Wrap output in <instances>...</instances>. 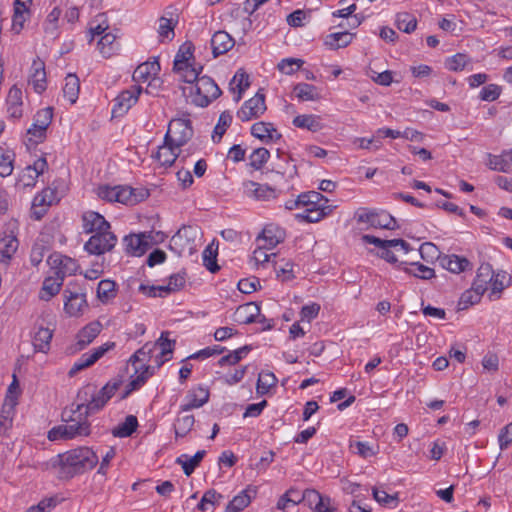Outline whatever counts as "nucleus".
Returning a JSON list of instances; mask_svg holds the SVG:
<instances>
[{"instance_id":"obj_62","label":"nucleus","mask_w":512,"mask_h":512,"mask_svg":"<svg viewBox=\"0 0 512 512\" xmlns=\"http://www.w3.org/2000/svg\"><path fill=\"white\" fill-rule=\"evenodd\" d=\"M118 199L117 202L125 205H134L133 188L130 186H117Z\"/></svg>"},{"instance_id":"obj_30","label":"nucleus","mask_w":512,"mask_h":512,"mask_svg":"<svg viewBox=\"0 0 512 512\" xmlns=\"http://www.w3.org/2000/svg\"><path fill=\"white\" fill-rule=\"evenodd\" d=\"M250 491L256 494V490L251 489L250 486L247 489L242 490L227 504L225 512H241L244 508H246L252 499L251 495L249 494Z\"/></svg>"},{"instance_id":"obj_31","label":"nucleus","mask_w":512,"mask_h":512,"mask_svg":"<svg viewBox=\"0 0 512 512\" xmlns=\"http://www.w3.org/2000/svg\"><path fill=\"white\" fill-rule=\"evenodd\" d=\"M18 240L13 235H5L0 239V262L8 263L18 249Z\"/></svg>"},{"instance_id":"obj_57","label":"nucleus","mask_w":512,"mask_h":512,"mask_svg":"<svg viewBox=\"0 0 512 512\" xmlns=\"http://www.w3.org/2000/svg\"><path fill=\"white\" fill-rule=\"evenodd\" d=\"M202 70L203 66H196L195 64H190L187 68L181 69L180 72L183 73V80L186 83L193 84L195 82L196 84L198 79L200 78L199 74L201 73Z\"/></svg>"},{"instance_id":"obj_28","label":"nucleus","mask_w":512,"mask_h":512,"mask_svg":"<svg viewBox=\"0 0 512 512\" xmlns=\"http://www.w3.org/2000/svg\"><path fill=\"white\" fill-rule=\"evenodd\" d=\"M205 454V450L197 451L192 457H189L187 454H182L181 456L176 458L175 463L181 465L183 472L186 476H190L194 472V470L200 465Z\"/></svg>"},{"instance_id":"obj_23","label":"nucleus","mask_w":512,"mask_h":512,"mask_svg":"<svg viewBox=\"0 0 512 512\" xmlns=\"http://www.w3.org/2000/svg\"><path fill=\"white\" fill-rule=\"evenodd\" d=\"M234 39L226 31H217L211 39L213 56L216 58L227 53L234 46Z\"/></svg>"},{"instance_id":"obj_20","label":"nucleus","mask_w":512,"mask_h":512,"mask_svg":"<svg viewBox=\"0 0 512 512\" xmlns=\"http://www.w3.org/2000/svg\"><path fill=\"white\" fill-rule=\"evenodd\" d=\"M83 230L85 233H97L110 229V224L105 218L94 211H87L82 216Z\"/></svg>"},{"instance_id":"obj_9","label":"nucleus","mask_w":512,"mask_h":512,"mask_svg":"<svg viewBox=\"0 0 512 512\" xmlns=\"http://www.w3.org/2000/svg\"><path fill=\"white\" fill-rule=\"evenodd\" d=\"M54 324L46 322L45 319L36 321L34 328L36 329L33 337V346L36 351L46 353L50 349V342L53 337Z\"/></svg>"},{"instance_id":"obj_10","label":"nucleus","mask_w":512,"mask_h":512,"mask_svg":"<svg viewBox=\"0 0 512 512\" xmlns=\"http://www.w3.org/2000/svg\"><path fill=\"white\" fill-rule=\"evenodd\" d=\"M123 384L122 377H116L107 382L98 392L96 398H92L89 405L90 411H100L107 402L114 396L116 391Z\"/></svg>"},{"instance_id":"obj_61","label":"nucleus","mask_w":512,"mask_h":512,"mask_svg":"<svg viewBox=\"0 0 512 512\" xmlns=\"http://www.w3.org/2000/svg\"><path fill=\"white\" fill-rule=\"evenodd\" d=\"M168 334L169 332L167 331L162 332L160 338L155 343V345H159L161 347L160 356H166L173 353L175 340L168 339Z\"/></svg>"},{"instance_id":"obj_17","label":"nucleus","mask_w":512,"mask_h":512,"mask_svg":"<svg viewBox=\"0 0 512 512\" xmlns=\"http://www.w3.org/2000/svg\"><path fill=\"white\" fill-rule=\"evenodd\" d=\"M243 188L244 193L248 197H253L256 200L260 201H268L270 199H275L278 195L274 188L250 180L245 181L243 183Z\"/></svg>"},{"instance_id":"obj_24","label":"nucleus","mask_w":512,"mask_h":512,"mask_svg":"<svg viewBox=\"0 0 512 512\" xmlns=\"http://www.w3.org/2000/svg\"><path fill=\"white\" fill-rule=\"evenodd\" d=\"M69 295L65 296L64 309L70 316L79 315L83 308L87 307L86 296L77 291L68 290Z\"/></svg>"},{"instance_id":"obj_4","label":"nucleus","mask_w":512,"mask_h":512,"mask_svg":"<svg viewBox=\"0 0 512 512\" xmlns=\"http://www.w3.org/2000/svg\"><path fill=\"white\" fill-rule=\"evenodd\" d=\"M199 231L197 227L183 226L169 242V248L179 256H190L197 250Z\"/></svg>"},{"instance_id":"obj_18","label":"nucleus","mask_w":512,"mask_h":512,"mask_svg":"<svg viewBox=\"0 0 512 512\" xmlns=\"http://www.w3.org/2000/svg\"><path fill=\"white\" fill-rule=\"evenodd\" d=\"M101 328L102 326L99 322H91L83 327L77 334L76 344L70 348L71 353L83 350L98 336Z\"/></svg>"},{"instance_id":"obj_12","label":"nucleus","mask_w":512,"mask_h":512,"mask_svg":"<svg viewBox=\"0 0 512 512\" xmlns=\"http://www.w3.org/2000/svg\"><path fill=\"white\" fill-rule=\"evenodd\" d=\"M141 92V86H135L133 91H122L114 100V106L112 108L113 117H120L126 114L128 110L137 102Z\"/></svg>"},{"instance_id":"obj_54","label":"nucleus","mask_w":512,"mask_h":512,"mask_svg":"<svg viewBox=\"0 0 512 512\" xmlns=\"http://www.w3.org/2000/svg\"><path fill=\"white\" fill-rule=\"evenodd\" d=\"M304 64V61L301 60V59H296V58H286V59H283L279 64H278V69L284 73V74H287V75H291L293 74L295 71H297L298 69H300V67Z\"/></svg>"},{"instance_id":"obj_22","label":"nucleus","mask_w":512,"mask_h":512,"mask_svg":"<svg viewBox=\"0 0 512 512\" xmlns=\"http://www.w3.org/2000/svg\"><path fill=\"white\" fill-rule=\"evenodd\" d=\"M439 265L452 273H460L467 269H472V263L467 258L455 254L444 255L439 258Z\"/></svg>"},{"instance_id":"obj_7","label":"nucleus","mask_w":512,"mask_h":512,"mask_svg":"<svg viewBox=\"0 0 512 512\" xmlns=\"http://www.w3.org/2000/svg\"><path fill=\"white\" fill-rule=\"evenodd\" d=\"M116 243L117 237L109 229L92 235L84 248L89 254L101 255L111 251Z\"/></svg>"},{"instance_id":"obj_58","label":"nucleus","mask_w":512,"mask_h":512,"mask_svg":"<svg viewBox=\"0 0 512 512\" xmlns=\"http://www.w3.org/2000/svg\"><path fill=\"white\" fill-rule=\"evenodd\" d=\"M217 252L208 246L203 252L204 266L212 273H215L220 269L216 262Z\"/></svg>"},{"instance_id":"obj_14","label":"nucleus","mask_w":512,"mask_h":512,"mask_svg":"<svg viewBox=\"0 0 512 512\" xmlns=\"http://www.w3.org/2000/svg\"><path fill=\"white\" fill-rule=\"evenodd\" d=\"M324 501L328 504L331 503V499L328 496L321 495L314 489H306L303 491L301 497L297 500H293V504H299L305 502L310 508H313L317 512H334L336 509L333 507H324Z\"/></svg>"},{"instance_id":"obj_34","label":"nucleus","mask_w":512,"mask_h":512,"mask_svg":"<svg viewBox=\"0 0 512 512\" xmlns=\"http://www.w3.org/2000/svg\"><path fill=\"white\" fill-rule=\"evenodd\" d=\"M293 124L312 132L320 131L323 128L320 117L316 115H298L293 119Z\"/></svg>"},{"instance_id":"obj_63","label":"nucleus","mask_w":512,"mask_h":512,"mask_svg":"<svg viewBox=\"0 0 512 512\" xmlns=\"http://www.w3.org/2000/svg\"><path fill=\"white\" fill-rule=\"evenodd\" d=\"M13 159L9 153H4L0 150V175L6 177L11 175L13 171Z\"/></svg>"},{"instance_id":"obj_37","label":"nucleus","mask_w":512,"mask_h":512,"mask_svg":"<svg viewBox=\"0 0 512 512\" xmlns=\"http://www.w3.org/2000/svg\"><path fill=\"white\" fill-rule=\"evenodd\" d=\"M233 84H235V87H231L230 89L235 92L237 91V96L234 98L235 102H239L242 98V94L244 93V91L250 86V82H249V75L243 70V69H239L230 85L232 86Z\"/></svg>"},{"instance_id":"obj_47","label":"nucleus","mask_w":512,"mask_h":512,"mask_svg":"<svg viewBox=\"0 0 512 512\" xmlns=\"http://www.w3.org/2000/svg\"><path fill=\"white\" fill-rule=\"evenodd\" d=\"M397 28L405 33H412L417 27V19L410 13H398L396 17Z\"/></svg>"},{"instance_id":"obj_15","label":"nucleus","mask_w":512,"mask_h":512,"mask_svg":"<svg viewBox=\"0 0 512 512\" xmlns=\"http://www.w3.org/2000/svg\"><path fill=\"white\" fill-rule=\"evenodd\" d=\"M92 398H96V386L93 384H87L83 386L79 389L76 396L78 403L72 404V407L75 406V408H72L70 412L72 414L82 412L86 416H90L91 414L96 413L97 411H90L88 408Z\"/></svg>"},{"instance_id":"obj_51","label":"nucleus","mask_w":512,"mask_h":512,"mask_svg":"<svg viewBox=\"0 0 512 512\" xmlns=\"http://www.w3.org/2000/svg\"><path fill=\"white\" fill-rule=\"evenodd\" d=\"M176 23H173L171 19H168L166 17H160L159 18V28L158 33L161 37V41L168 39L172 40L174 38V28Z\"/></svg>"},{"instance_id":"obj_55","label":"nucleus","mask_w":512,"mask_h":512,"mask_svg":"<svg viewBox=\"0 0 512 512\" xmlns=\"http://www.w3.org/2000/svg\"><path fill=\"white\" fill-rule=\"evenodd\" d=\"M419 253H420L422 259L425 261H429V260H433V259H437L439 261V258L442 257L439 255L440 252L438 250V247L431 242H425V243L421 244V246L419 248Z\"/></svg>"},{"instance_id":"obj_50","label":"nucleus","mask_w":512,"mask_h":512,"mask_svg":"<svg viewBox=\"0 0 512 512\" xmlns=\"http://www.w3.org/2000/svg\"><path fill=\"white\" fill-rule=\"evenodd\" d=\"M270 152L264 147L255 149L250 155V165L255 170H260L263 165L268 161Z\"/></svg>"},{"instance_id":"obj_1","label":"nucleus","mask_w":512,"mask_h":512,"mask_svg":"<svg viewBox=\"0 0 512 512\" xmlns=\"http://www.w3.org/2000/svg\"><path fill=\"white\" fill-rule=\"evenodd\" d=\"M98 462L99 458L91 448L78 447L58 454L50 460L49 465L57 470V477L60 480H69L93 469Z\"/></svg>"},{"instance_id":"obj_64","label":"nucleus","mask_w":512,"mask_h":512,"mask_svg":"<svg viewBox=\"0 0 512 512\" xmlns=\"http://www.w3.org/2000/svg\"><path fill=\"white\" fill-rule=\"evenodd\" d=\"M498 441L501 450H505L512 442V422L501 429Z\"/></svg>"},{"instance_id":"obj_33","label":"nucleus","mask_w":512,"mask_h":512,"mask_svg":"<svg viewBox=\"0 0 512 512\" xmlns=\"http://www.w3.org/2000/svg\"><path fill=\"white\" fill-rule=\"evenodd\" d=\"M138 427L137 417L128 415L125 421L112 429V435L118 438L130 437Z\"/></svg>"},{"instance_id":"obj_56","label":"nucleus","mask_w":512,"mask_h":512,"mask_svg":"<svg viewBox=\"0 0 512 512\" xmlns=\"http://www.w3.org/2000/svg\"><path fill=\"white\" fill-rule=\"evenodd\" d=\"M512 284V277L506 271H494L491 288H508Z\"/></svg>"},{"instance_id":"obj_59","label":"nucleus","mask_w":512,"mask_h":512,"mask_svg":"<svg viewBox=\"0 0 512 512\" xmlns=\"http://www.w3.org/2000/svg\"><path fill=\"white\" fill-rule=\"evenodd\" d=\"M467 64V56L465 54L458 53L446 60V68L450 71L463 70Z\"/></svg>"},{"instance_id":"obj_48","label":"nucleus","mask_w":512,"mask_h":512,"mask_svg":"<svg viewBox=\"0 0 512 512\" xmlns=\"http://www.w3.org/2000/svg\"><path fill=\"white\" fill-rule=\"evenodd\" d=\"M231 122L232 115L228 111L222 112L212 135L214 142H219L221 140L222 136L226 132V129L231 125Z\"/></svg>"},{"instance_id":"obj_43","label":"nucleus","mask_w":512,"mask_h":512,"mask_svg":"<svg viewBox=\"0 0 512 512\" xmlns=\"http://www.w3.org/2000/svg\"><path fill=\"white\" fill-rule=\"evenodd\" d=\"M485 291L486 290H464L458 302V310H465L479 303Z\"/></svg>"},{"instance_id":"obj_53","label":"nucleus","mask_w":512,"mask_h":512,"mask_svg":"<svg viewBox=\"0 0 512 512\" xmlns=\"http://www.w3.org/2000/svg\"><path fill=\"white\" fill-rule=\"evenodd\" d=\"M116 36L113 33H105L98 41V48L104 57H110L113 52V43Z\"/></svg>"},{"instance_id":"obj_27","label":"nucleus","mask_w":512,"mask_h":512,"mask_svg":"<svg viewBox=\"0 0 512 512\" xmlns=\"http://www.w3.org/2000/svg\"><path fill=\"white\" fill-rule=\"evenodd\" d=\"M186 285H193L191 278L188 276L185 269L178 271L177 273L172 274L169 277V282L166 286L163 285H146L140 283L138 288H183Z\"/></svg>"},{"instance_id":"obj_35","label":"nucleus","mask_w":512,"mask_h":512,"mask_svg":"<svg viewBox=\"0 0 512 512\" xmlns=\"http://www.w3.org/2000/svg\"><path fill=\"white\" fill-rule=\"evenodd\" d=\"M494 270L489 263H482L476 273V278L471 288H487L492 283Z\"/></svg>"},{"instance_id":"obj_36","label":"nucleus","mask_w":512,"mask_h":512,"mask_svg":"<svg viewBox=\"0 0 512 512\" xmlns=\"http://www.w3.org/2000/svg\"><path fill=\"white\" fill-rule=\"evenodd\" d=\"M160 71V64L157 60L140 64L133 73L134 81H145L151 75H156Z\"/></svg>"},{"instance_id":"obj_5","label":"nucleus","mask_w":512,"mask_h":512,"mask_svg":"<svg viewBox=\"0 0 512 512\" xmlns=\"http://www.w3.org/2000/svg\"><path fill=\"white\" fill-rule=\"evenodd\" d=\"M358 223H368L371 227L395 230L399 228L396 219L386 211L368 210L360 208L355 213Z\"/></svg>"},{"instance_id":"obj_2","label":"nucleus","mask_w":512,"mask_h":512,"mask_svg":"<svg viewBox=\"0 0 512 512\" xmlns=\"http://www.w3.org/2000/svg\"><path fill=\"white\" fill-rule=\"evenodd\" d=\"M50 267L49 276L44 280L42 288H60L66 276L76 273L78 264L76 260L60 253H52L47 258Z\"/></svg>"},{"instance_id":"obj_26","label":"nucleus","mask_w":512,"mask_h":512,"mask_svg":"<svg viewBox=\"0 0 512 512\" xmlns=\"http://www.w3.org/2000/svg\"><path fill=\"white\" fill-rule=\"evenodd\" d=\"M251 134L262 141H274L281 138L272 123L257 122L251 127Z\"/></svg>"},{"instance_id":"obj_52","label":"nucleus","mask_w":512,"mask_h":512,"mask_svg":"<svg viewBox=\"0 0 512 512\" xmlns=\"http://www.w3.org/2000/svg\"><path fill=\"white\" fill-rule=\"evenodd\" d=\"M53 119V108L46 107L39 110L34 116V122L36 126H41L44 129H48Z\"/></svg>"},{"instance_id":"obj_21","label":"nucleus","mask_w":512,"mask_h":512,"mask_svg":"<svg viewBox=\"0 0 512 512\" xmlns=\"http://www.w3.org/2000/svg\"><path fill=\"white\" fill-rule=\"evenodd\" d=\"M29 83L33 85L35 92L38 94H41L47 88L45 64L39 57L32 62Z\"/></svg>"},{"instance_id":"obj_32","label":"nucleus","mask_w":512,"mask_h":512,"mask_svg":"<svg viewBox=\"0 0 512 512\" xmlns=\"http://www.w3.org/2000/svg\"><path fill=\"white\" fill-rule=\"evenodd\" d=\"M193 45L191 42L184 43L174 59L173 70L180 72L181 69L187 68L191 63L190 59L193 57Z\"/></svg>"},{"instance_id":"obj_6","label":"nucleus","mask_w":512,"mask_h":512,"mask_svg":"<svg viewBox=\"0 0 512 512\" xmlns=\"http://www.w3.org/2000/svg\"><path fill=\"white\" fill-rule=\"evenodd\" d=\"M193 129L189 120L174 119L169 123L167 133L165 134V144L175 145L179 148L185 145L192 137Z\"/></svg>"},{"instance_id":"obj_11","label":"nucleus","mask_w":512,"mask_h":512,"mask_svg":"<svg viewBox=\"0 0 512 512\" xmlns=\"http://www.w3.org/2000/svg\"><path fill=\"white\" fill-rule=\"evenodd\" d=\"M66 411L62 413L63 420L67 421L68 424L65 425L67 428V439H73L77 436H88L91 433V424L88 421V417L82 412L78 413V419H74L73 415L70 412V415L67 419L64 418Z\"/></svg>"},{"instance_id":"obj_60","label":"nucleus","mask_w":512,"mask_h":512,"mask_svg":"<svg viewBox=\"0 0 512 512\" xmlns=\"http://www.w3.org/2000/svg\"><path fill=\"white\" fill-rule=\"evenodd\" d=\"M268 247L262 243H257V248L253 252V259L257 264H265L271 260V257L276 258L275 253L268 254Z\"/></svg>"},{"instance_id":"obj_39","label":"nucleus","mask_w":512,"mask_h":512,"mask_svg":"<svg viewBox=\"0 0 512 512\" xmlns=\"http://www.w3.org/2000/svg\"><path fill=\"white\" fill-rule=\"evenodd\" d=\"M16 404V397L6 395L2 411L0 414V426L2 428L7 429L11 426L12 414L14 412Z\"/></svg>"},{"instance_id":"obj_13","label":"nucleus","mask_w":512,"mask_h":512,"mask_svg":"<svg viewBox=\"0 0 512 512\" xmlns=\"http://www.w3.org/2000/svg\"><path fill=\"white\" fill-rule=\"evenodd\" d=\"M152 239L151 232L127 235L123 239L125 251L134 256H141L150 248Z\"/></svg>"},{"instance_id":"obj_16","label":"nucleus","mask_w":512,"mask_h":512,"mask_svg":"<svg viewBox=\"0 0 512 512\" xmlns=\"http://www.w3.org/2000/svg\"><path fill=\"white\" fill-rule=\"evenodd\" d=\"M285 236L286 233L284 229L275 224H268L257 236L256 242L264 244L268 249H273L279 243L284 241Z\"/></svg>"},{"instance_id":"obj_41","label":"nucleus","mask_w":512,"mask_h":512,"mask_svg":"<svg viewBox=\"0 0 512 512\" xmlns=\"http://www.w3.org/2000/svg\"><path fill=\"white\" fill-rule=\"evenodd\" d=\"M294 93L300 101H314L320 98L317 88L308 83H298L294 86Z\"/></svg>"},{"instance_id":"obj_46","label":"nucleus","mask_w":512,"mask_h":512,"mask_svg":"<svg viewBox=\"0 0 512 512\" xmlns=\"http://www.w3.org/2000/svg\"><path fill=\"white\" fill-rule=\"evenodd\" d=\"M252 346L251 345H244L236 350H234L233 352H230L228 353L227 355L223 356L222 358H220L218 364L220 366H223L225 364H229V365H236L237 363H239L243 357H245L251 350H252Z\"/></svg>"},{"instance_id":"obj_25","label":"nucleus","mask_w":512,"mask_h":512,"mask_svg":"<svg viewBox=\"0 0 512 512\" xmlns=\"http://www.w3.org/2000/svg\"><path fill=\"white\" fill-rule=\"evenodd\" d=\"M332 211L333 206L324 203L322 205H319V207L307 208L303 213L296 214L295 217L299 221L315 223L323 219L325 216L329 215Z\"/></svg>"},{"instance_id":"obj_19","label":"nucleus","mask_w":512,"mask_h":512,"mask_svg":"<svg viewBox=\"0 0 512 512\" xmlns=\"http://www.w3.org/2000/svg\"><path fill=\"white\" fill-rule=\"evenodd\" d=\"M210 392L208 388L199 385L190 389L186 395L187 403L180 408V413L200 408L209 401Z\"/></svg>"},{"instance_id":"obj_49","label":"nucleus","mask_w":512,"mask_h":512,"mask_svg":"<svg viewBox=\"0 0 512 512\" xmlns=\"http://www.w3.org/2000/svg\"><path fill=\"white\" fill-rule=\"evenodd\" d=\"M324 203H328V199L325 196H323L320 192L309 191L300 194L301 207H308L310 204H313V207H319V205H322Z\"/></svg>"},{"instance_id":"obj_40","label":"nucleus","mask_w":512,"mask_h":512,"mask_svg":"<svg viewBox=\"0 0 512 512\" xmlns=\"http://www.w3.org/2000/svg\"><path fill=\"white\" fill-rule=\"evenodd\" d=\"M115 343L108 342L103 344L102 346L95 348L91 353H84L78 360L83 362V364L87 367L92 366L96 361H98L107 351L114 348Z\"/></svg>"},{"instance_id":"obj_8","label":"nucleus","mask_w":512,"mask_h":512,"mask_svg":"<svg viewBox=\"0 0 512 512\" xmlns=\"http://www.w3.org/2000/svg\"><path fill=\"white\" fill-rule=\"evenodd\" d=\"M265 95L257 92L254 97L245 101L237 112V117L245 122L253 118H259L266 111Z\"/></svg>"},{"instance_id":"obj_29","label":"nucleus","mask_w":512,"mask_h":512,"mask_svg":"<svg viewBox=\"0 0 512 512\" xmlns=\"http://www.w3.org/2000/svg\"><path fill=\"white\" fill-rule=\"evenodd\" d=\"M354 36L355 34L347 31L331 33L325 37L324 44L332 50H337L348 46Z\"/></svg>"},{"instance_id":"obj_45","label":"nucleus","mask_w":512,"mask_h":512,"mask_svg":"<svg viewBox=\"0 0 512 512\" xmlns=\"http://www.w3.org/2000/svg\"><path fill=\"white\" fill-rule=\"evenodd\" d=\"M278 379L272 372H262L257 380L256 391L259 395H265L269 390L276 386Z\"/></svg>"},{"instance_id":"obj_3","label":"nucleus","mask_w":512,"mask_h":512,"mask_svg":"<svg viewBox=\"0 0 512 512\" xmlns=\"http://www.w3.org/2000/svg\"><path fill=\"white\" fill-rule=\"evenodd\" d=\"M221 94V89L208 76H201L195 86L189 87V96L192 98V103L199 107H207Z\"/></svg>"},{"instance_id":"obj_42","label":"nucleus","mask_w":512,"mask_h":512,"mask_svg":"<svg viewBox=\"0 0 512 512\" xmlns=\"http://www.w3.org/2000/svg\"><path fill=\"white\" fill-rule=\"evenodd\" d=\"M175 149V145H168L164 143V145L159 147L156 153V159L162 166H172L178 157V154L174 151Z\"/></svg>"},{"instance_id":"obj_44","label":"nucleus","mask_w":512,"mask_h":512,"mask_svg":"<svg viewBox=\"0 0 512 512\" xmlns=\"http://www.w3.org/2000/svg\"><path fill=\"white\" fill-rule=\"evenodd\" d=\"M195 418L193 415H178L174 423V431L177 437L186 436L193 428Z\"/></svg>"},{"instance_id":"obj_38","label":"nucleus","mask_w":512,"mask_h":512,"mask_svg":"<svg viewBox=\"0 0 512 512\" xmlns=\"http://www.w3.org/2000/svg\"><path fill=\"white\" fill-rule=\"evenodd\" d=\"M80 90V81L79 78L75 74H68L65 78V85L63 87V94L70 101L71 104H74L78 99V94Z\"/></svg>"}]
</instances>
